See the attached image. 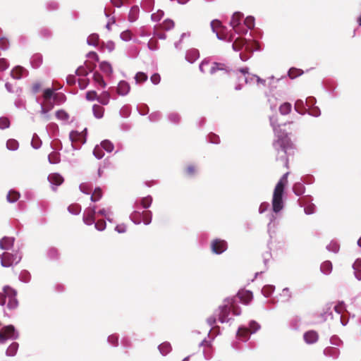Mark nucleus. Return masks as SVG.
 I'll use <instances>...</instances> for the list:
<instances>
[{
  "instance_id": "obj_37",
  "label": "nucleus",
  "mask_w": 361,
  "mask_h": 361,
  "mask_svg": "<svg viewBox=\"0 0 361 361\" xmlns=\"http://www.w3.org/2000/svg\"><path fill=\"white\" fill-rule=\"evenodd\" d=\"M99 68L102 71L106 74H111L112 73V67L110 63L103 61L100 63Z\"/></svg>"
},
{
  "instance_id": "obj_9",
  "label": "nucleus",
  "mask_w": 361,
  "mask_h": 361,
  "mask_svg": "<svg viewBox=\"0 0 361 361\" xmlns=\"http://www.w3.org/2000/svg\"><path fill=\"white\" fill-rule=\"evenodd\" d=\"M212 251L216 254L220 255L227 249V243L221 239H214L211 243Z\"/></svg>"
},
{
  "instance_id": "obj_47",
  "label": "nucleus",
  "mask_w": 361,
  "mask_h": 361,
  "mask_svg": "<svg viewBox=\"0 0 361 361\" xmlns=\"http://www.w3.org/2000/svg\"><path fill=\"white\" fill-rule=\"evenodd\" d=\"M244 24L247 29H252L255 26V19L252 16L247 17L244 20Z\"/></svg>"
},
{
  "instance_id": "obj_24",
  "label": "nucleus",
  "mask_w": 361,
  "mask_h": 361,
  "mask_svg": "<svg viewBox=\"0 0 361 361\" xmlns=\"http://www.w3.org/2000/svg\"><path fill=\"white\" fill-rule=\"evenodd\" d=\"M246 39L243 37H238L235 39L232 44L233 49L238 51L242 49L245 44Z\"/></svg>"
},
{
  "instance_id": "obj_26",
  "label": "nucleus",
  "mask_w": 361,
  "mask_h": 361,
  "mask_svg": "<svg viewBox=\"0 0 361 361\" xmlns=\"http://www.w3.org/2000/svg\"><path fill=\"white\" fill-rule=\"evenodd\" d=\"M92 111L94 116L97 118H101L103 117L104 114V108L100 105L94 104L92 106Z\"/></svg>"
},
{
  "instance_id": "obj_36",
  "label": "nucleus",
  "mask_w": 361,
  "mask_h": 361,
  "mask_svg": "<svg viewBox=\"0 0 361 361\" xmlns=\"http://www.w3.org/2000/svg\"><path fill=\"white\" fill-rule=\"evenodd\" d=\"M152 202V197L149 195L145 197L140 200V205L145 208L147 209L150 207Z\"/></svg>"
},
{
  "instance_id": "obj_57",
  "label": "nucleus",
  "mask_w": 361,
  "mask_h": 361,
  "mask_svg": "<svg viewBox=\"0 0 361 361\" xmlns=\"http://www.w3.org/2000/svg\"><path fill=\"white\" fill-rule=\"evenodd\" d=\"M121 37L125 41H128L131 39L132 33L129 30L124 31L121 34Z\"/></svg>"
},
{
  "instance_id": "obj_21",
  "label": "nucleus",
  "mask_w": 361,
  "mask_h": 361,
  "mask_svg": "<svg viewBox=\"0 0 361 361\" xmlns=\"http://www.w3.org/2000/svg\"><path fill=\"white\" fill-rule=\"evenodd\" d=\"M200 56V54L197 49H192L188 51L185 59L190 63H193Z\"/></svg>"
},
{
  "instance_id": "obj_22",
  "label": "nucleus",
  "mask_w": 361,
  "mask_h": 361,
  "mask_svg": "<svg viewBox=\"0 0 361 361\" xmlns=\"http://www.w3.org/2000/svg\"><path fill=\"white\" fill-rule=\"evenodd\" d=\"M243 17V14L240 12H235L233 13L230 25L232 27H235L240 24V21Z\"/></svg>"
},
{
  "instance_id": "obj_44",
  "label": "nucleus",
  "mask_w": 361,
  "mask_h": 361,
  "mask_svg": "<svg viewBox=\"0 0 361 361\" xmlns=\"http://www.w3.org/2000/svg\"><path fill=\"white\" fill-rule=\"evenodd\" d=\"M6 147L10 150H16L18 148V142L14 139H10L6 142Z\"/></svg>"
},
{
  "instance_id": "obj_55",
  "label": "nucleus",
  "mask_w": 361,
  "mask_h": 361,
  "mask_svg": "<svg viewBox=\"0 0 361 361\" xmlns=\"http://www.w3.org/2000/svg\"><path fill=\"white\" fill-rule=\"evenodd\" d=\"M295 109L298 113L303 114V102L302 100H297L295 104Z\"/></svg>"
},
{
  "instance_id": "obj_64",
  "label": "nucleus",
  "mask_w": 361,
  "mask_h": 361,
  "mask_svg": "<svg viewBox=\"0 0 361 361\" xmlns=\"http://www.w3.org/2000/svg\"><path fill=\"white\" fill-rule=\"evenodd\" d=\"M150 79H151V81L152 82V83L157 85V84L159 83L161 78L158 73H154L151 76Z\"/></svg>"
},
{
  "instance_id": "obj_19",
  "label": "nucleus",
  "mask_w": 361,
  "mask_h": 361,
  "mask_svg": "<svg viewBox=\"0 0 361 361\" xmlns=\"http://www.w3.org/2000/svg\"><path fill=\"white\" fill-rule=\"evenodd\" d=\"M63 97V94L61 93H54V90L51 88H47L44 91L43 98L44 100L51 99L52 97L54 100H56L58 97Z\"/></svg>"
},
{
  "instance_id": "obj_60",
  "label": "nucleus",
  "mask_w": 361,
  "mask_h": 361,
  "mask_svg": "<svg viewBox=\"0 0 361 361\" xmlns=\"http://www.w3.org/2000/svg\"><path fill=\"white\" fill-rule=\"evenodd\" d=\"M80 190L85 194H90L91 192V188L85 183H82L80 185Z\"/></svg>"
},
{
  "instance_id": "obj_23",
  "label": "nucleus",
  "mask_w": 361,
  "mask_h": 361,
  "mask_svg": "<svg viewBox=\"0 0 361 361\" xmlns=\"http://www.w3.org/2000/svg\"><path fill=\"white\" fill-rule=\"evenodd\" d=\"M111 94L108 91H104L98 95L97 101L102 105H107L109 103Z\"/></svg>"
},
{
  "instance_id": "obj_31",
  "label": "nucleus",
  "mask_w": 361,
  "mask_h": 361,
  "mask_svg": "<svg viewBox=\"0 0 361 361\" xmlns=\"http://www.w3.org/2000/svg\"><path fill=\"white\" fill-rule=\"evenodd\" d=\"M293 190L296 195L300 196L305 192V188L302 183H296L293 185Z\"/></svg>"
},
{
  "instance_id": "obj_1",
  "label": "nucleus",
  "mask_w": 361,
  "mask_h": 361,
  "mask_svg": "<svg viewBox=\"0 0 361 361\" xmlns=\"http://www.w3.org/2000/svg\"><path fill=\"white\" fill-rule=\"evenodd\" d=\"M273 149L276 159H284L285 165L288 167V156L294 154V145L286 135H279L278 138L273 142Z\"/></svg>"
},
{
  "instance_id": "obj_58",
  "label": "nucleus",
  "mask_w": 361,
  "mask_h": 361,
  "mask_svg": "<svg viewBox=\"0 0 361 361\" xmlns=\"http://www.w3.org/2000/svg\"><path fill=\"white\" fill-rule=\"evenodd\" d=\"M148 47L151 50H155L157 49V40L155 39H150V40L148 42Z\"/></svg>"
},
{
  "instance_id": "obj_62",
  "label": "nucleus",
  "mask_w": 361,
  "mask_h": 361,
  "mask_svg": "<svg viewBox=\"0 0 361 361\" xmlns=\"http://www.w3.org/2000/svg\"><path fill=\"white\" fill-rule=\"evenodd\" d=\"M8 47V40L5 37L0 38V48L6 49Z\"/></svg>"
},
{
  "instance_id": "obj_18",
  "label": "nucleus",
  "mask_w": 361,
  "mask_h": 361,
  "mask_svg": "<svg viewBox=\"0 0 361 361\" xmlns=\"http://www.w3.org/2000/svg\"><path fill=\"white\" fill-rule=\"evenodd\" d=\"M14 238L4 237L0 240V247L2 250H9L13 246Z\"/></svg>"
},
{
  "instance_id": "obj_51",
  "label": "nucleus",
  "mask_w": 361,
  "mask_h": 361,
  "mask_svg": "<svg viewBox=\"0 0 361 361\" xmlns=\"http://www.w3.org/2000/svg\"><path fill=\"white\" fill-rule=\"evenodd\" d=\"M302 73V71L300 69L291 68L288 72V75L290 78H295L298 75H300Z\"/></svg>"
},
{
  "instance_id": "obj_45",
  "label": "nucleus",
  "mask_w": 361,
  "mask_h": 361,
  "mask_svg": "<svg viewBox=\"0 0 361 361\" xmlns=\"http://www.w3.org/2000/svg\"><path fill=\"white\" fill-rule=\"evenodd\" d=\"M68 210L73 214H78L81 211V207L78 204H73L68 207Z\"/></svg>"
},
{
  "instance_id": "obj_41",
  "label": "nucleus",
  "mask_w": 361,
  "mask_h": 361,
  "mask_svg": "<svg viewBox=\"0 0 361 361\" xmlns=\"http://www.w3.org/2000/svg\"><path fill=\"white\" fill-rule=\"evenodd\" d=\"M20 197L19 192L11 190L7 195V200L10 202H14L17 201Z\"/></svg>"
},
{
  "instance_id": "obj_27",
  "label": "nucleus",
  "mask_w": 361,
  "mask_h": 361,
  "mask_svg": "<svg viewBox=\"0 0 361 361\" xmlns=\"http://www.w3.org/2000/svg\"><path fill=\"white\" fill-rule=\"evenodd\" d=\"M334 311L336 314L343 316L347 312L345 305L343 302H339L334 306Z\"/></svg>"
},
{
  "instance_id": "obj_20",
  "label": "nucleus",
  "mask_w": 361,
  "mask_h": 361,
  "mask_svg": "<svg viewBox=\"0 0 361 361\" xmlns=\"http://www.w3.org/2000/svg\"><path fill=\"white\" fill-rule=\"evenodd\" d=\"M26 70L22 66H16L11 72V77L14 79H20Z\"/></svg>"
},
{
  "instance_id": "obj_42",
  "label": "nucleus",
  "mask_w": 361,
  "mask_h": 361,
  "mask_svg": "<svg viewBox=\"0 0 361 361\" xmlns=\"http://www.w3.org/2000/svg\"><path fill=\"white\" fill-rule=\"evenodd\" d=\"M171 345L169 343H163L159 345V350L162 355H166L171 350Z\"/></svg>"
},
{
  "instance_id": "obj_3",
  "label": "nucleus",
  "mask_w": 361,
  "mask_h": 361,
  "mask_svg": "<svg viewBox=\"0 0 361 361\" xmlns=\"http://www.w3.org/2000/svg\"><path fill=\"white\" fill-rule=\"evenodd\" d=\"M209 66V68L208 72L211 75H215L216 73H219V76H224L228 73V67L225 64L216 62L212 63L210 64L207 61H203L201 63L200 65V70L202 73H204L207 72V68Z\"/></svg>"
},
{
  "instance_id": "obj_25",
  "label": "nucleus",
  "mask_w": 361,
  "mask_h": 361,
  "mask_svg": "<svg viewBox=\"0 0 361 361\" xmlns=\"http://www.w3.org/2000/svg\"><path fill=\"white\" fill-rule=\"evenodd\" d=\"M250 334V331L248 329L239 328L237 336L239 339L242 340L243 341H246L249 338Z\"/></svg>"
},
{
  "instance_id": "obj_13",
  "label": "nucleus",
  "mask_w": 361,
  "mask_h": 361,
  "mask_svg": "<svg viewBox=\"0 0 361 361\" xmlns=\"http://www.w3.org/2000/svg\"><path fill=\"white\" fill-rule=\"evenodd\" d=\"M211 27L214 32H216L217 37L219 39H226V36L221 35L220 30H225V27L221 25V21L218 20H212L211 23Z\"/></svg>"
},
{
  "instance_id": "obj_4",
  "label": "nucleus",
  "mask_w": 361,
  "mask_h": 361,
  "mask_svg": "<svg viewBox=\"0 0 361 361\" xmlns=\"http://www.w3.org/2000/svg\"><path fill=\"white\" fill-rule=\"evenodd\" d=\"M3 293H0V304L4 305L6 299L8 298L7 307L9 309H16L18 305V301L16 299L17 292L10 286H5Z\"/></svg>"
},
{
  "instance_id": "obj_6",
  "label": "nucleus",
  "mask_w": 361,
  "mask_h": 361,
  "mask_svg": "<svg viewBox=\"0 0 361 361\" xmlns=\"http://www.w3.org/2000/svg\"><path fill=\"white\" fill-rule=\"evenodd\" d=\"M132 220L137 224L144 223L145 225H148L151 223L152 219V214L149 210H145L142 212L139 211H135L130 216Z\"/></svg>"
},
{
  "instance_id": "obj_2",
  "label": "nucleus",
  "mask_w": 361,
  "mask_h": 361,
  "mask_svg": "<svg viewBox=\"0 0 361 361\" xmlns=\"http://www.w3.org/2000/svg\"><path fill=\"white\" fill-rule=\"evenodd\" d=\"M288 172L286 173L277 183L275 186L273 198H272V209L276 213L280 212L283 207V194L285 187L288 184Z\"/></svg>"
},
{
  "instance_id": "obj_50",
  "label": "nucleus",
  "mask_w": 361,
  "mask_h": 361,
  "mask_svg": "<svg viewBox=\"0 0 361 361\" xmlns=\"http://www.w3.org/2000/svg\"><path fill=\"white\" fill-rule=\"evenodd\" d=\"M56 116L57 118L66 121L68 118V114L63 110H59L56 112Z\"/></svg>"
},
{
  "instance_id": "obj_34",
  "label": "nucleus",
  "mask_w": 361,
  "mask_h": 361,
  "mask_svg": "<svg viewBox=\"0 0 361 361\" xmlns=\"http://www.w3.org/2000/svg\"><path fill=\"white\" fill-rule=\"evenodd\" d=\"M48 159L49 162L54 164L59 163L61 160L60 154L56 152H52L51 154H49Z\"/></svg>"
},
{
  "instance_id": "obj_54",
  "label": "nucleus",
  "mask_w": 361,
  "mask_h": 361,
  "mask_svg": "<svg viewBox=\"0 0 361 361\" xmlns=\"http://www.w3.org/2000/svg\"><path fill=\"white\" fill-rule=\"evenodd\" d=\"M233 29L238 35H245L247 32V28H244L240 24Z\"/></svg>"
},
{
  "instance_id": "obj_16",
  "label": "nucleus",
  "mask_w": 361,
  "mask_h": 361,
  "mask_svg": "<svg viewBox=\"0 0 361 361\" xmlns=\"http://www.w3.org/2000/svg\"><path fill=\"white\" fill-rule=\"evenodd\" d=\"M69 137L72 142L84 143L85 142V135L83 133L72 131L71 132Z\"/></svg>"
},
{
  "instance_id": "obj_8",
  "label": "nucleus",
  "mask_w": 361,
  "mask_h": 361,
  "mask_svg": "<svg viewBox=\"0 0 361 361\" xmlns=\"http://www.w3.org/2000/svg\"><path fill=\"white\" fill-rule=\"evenodd\" d=\"M17 336L13 325L4 326L0 330V343H4L8 339H16Z\"/></svg>"
},
{
  "instance_id": "obj_10",
  "label": "nucleus",
  "mask_w": 361,
  "mask_h": 361,
  "mask_svg": "<svg viewBox=\"0 0 361 361\" xmlns=\"http://www.w3.org/2000/svg\"><path fill=\"white\" fill-rule=\"evenodd\" d=\"M96 207L87 208L83 215V221L87 225H92L95 221Z\"/></svg>"
},
{
  "instance_id": "obj_32",
  "label": "nucleus",
  "mask_w": 361,
  "mask_h": 361,
  "mask_svg": "<svg viewBox=\"0 0 361 361\" xmlns=\"http://www.w3.org/2000/svg\"><path fill=\"white\" fill-rule=\"evenodd\" d=\"M321 271L325 274H329L332 271V264L330 261H325L321 265Z\"/></svg>"
},
{
  "instance_id": "obj_56",
  "label": "nucleus",
  "mask_w": 361,
  "mask_h": 361,
  "mask_svg": "<svg viewBox=\"0 0 361 361\" xmlns=\"http://www.w3.org/2000/svg\"><path fill=\"white\" fill-rule=\"evenodd\" d=\"M274 288L271 286H264L262 288V293L266 297H269L273 292Z\"/></svg>"
},
{
  "instance_id": "obj_17",
  "label": "nucleus",
  "mask_w": 361,
  "mask_h": 361,
  "mask_svg": "<svg viewBox=\"0 0 361 361\" xmlns=\"http://www.w3.org/2000/svg\"><path fill=\"white\" fill-rule=\"evenodd\" d=\"M130 89V85L127 82L121 81L117 87V93L119 95L124 96L129 92Z\"/></svg>"
},
{
  "instance_id": "obj_15",
  "label": "nucleus",
  "mask_w": 361,
  "mask_h": 361,
  "mask_svg": "<svg viewBox=\"0 0 361 361\" xmlns=\"http://www.w3.org/2000/svg\"><path fill=\"white\" fill-rule=\"evenodd\" d=\"M48 180L51 185L55 186L61 185L64 181L63 178L56 173H50L48 176Z\"/></svg>"
},
{
  "instance_id": "obj_30",
  "label": "nucleus",
  "mask_w": 361,
  "mask_h": 361,
  "mask_svg": "<svg viewBox=\"0 0 361 361\" xmlns=\"http://www.w3.org/2000/svg\"><path fill=\"white\" fill-rule=\"evenodd\" d=\"M103 195V192L100 188H96L91 195V200L92 202L99 201Z\"/></svg>"
},
{
  "instance_id": "obj_59",
  "label": "nucleus",
  "mask_w": 361,
  "mask_h": 361,
  "mask_svg": "<svg viewBox=\"0 0 361 361\" xmlns=\"http://www.w3.org/2000/svg\"><path fill=\"white\" fill-rule=\"evenodd\" d=\"M89 84V80L88 79H80L78 80V85L80 89L83 90L87 87V86Z\"/></svg>"
},
{
  "instance_id": "obj_35",
  "label": "nucleus",
  "mask_w": 361,
  "mask_h": 361,
  "mask_svg": "<svg viewBox=\"0 0 361 361\" xmlns=\"http://www.w3.org/2000/svg\"><path fill=\"white\" fill-rule=\"evenodd\" d=\"M184 172L187 176L192 177L197 173L196 166L192 164L188 165Z\"/></svg>"
},
{
  "instance_id": "obj_49",
  "label": "nucleus",
  "mask_w": 361,
  "mask_h": 361,
  "mask_svg": "<svg viewBox=\"0 0 361 361\" xmlns=\"http://www.w3.org/2000/svg\"><path fill=\"white\" fill-rule=\"evenodd\" d=\"M10 126V121L7 117L0 118V128L4 130Z\"/></svg>"
},
{
  "instance_id": "obj_11",
  "label": "nucleus",
  "mask_w": 361,
  "mask_h": 361,
  "mask_svg": "<svg viewBox=\"0 0 361 361\" xmlns=\"http://www.w3.org/2000/svg\"><path fill=\"white\" fill-rule=\"evenodd\" d=\"M54 108V103L51 99L44 100L41 106V114L43 115V118L45 121H48L50 118V116L48 114L49 111Z\"/></svg>"
},
{
  "instance_id": "obj_7",
  "label": "nucleus",
  "mask_w": 361,
  "mask_h": 361,
  "mask_svg": "<svg viewBox=\"0 0 361 361\" xmlns=\"http://www.w3.org/2000/svg\"><path fill=\"white\" fill-rule=\"evenodd\" d=\"M21 259V255L18 253L11 254L4 252L1 256V264L4 267H9L13 264L18 263Z\"/></svg>"
},
{
  "instance_id": "obj_40",
  "label": "nucleus",
  "mask_w": 361,
  "mask_h": 361,
  "mask_svg": "<svg viewBox=\"0 0 361 361\" xmlns=\"http://www.w3.org/2000/svg\"><path fill=\"white\" fill-rule=\"evenodd\" d=\"M102 148L105 149L108 152H111L114 149V146L111 142L109 140H104L101 143Z\"/></svg>"
},
{
  "instance_id": "obj_48",
  "label": "nucleus",
  "mask_w": 361,
  "mask_h": 361,
  "mask_svg": "<svg viewBox=\"0 0 361 361\" xmlns=\"http://www.w3.org/2000/svg\"><path fill=\"white\" fill-rule=\"evenodd\" d=\"M85 97L88 101L97 100L98 94L96 91L91 90L87 92Z\"/></svg>"
},
{
  "instance_id": "obj_43",
  "label": "nucleus",
  "mask_w": 361,
  "mask_h": 361,
  "mask_svg": "<svg viewBox=\"0 0 361 361\" xmlns=\"http://www.w3.org/2000/svg\"><path fill=\"white\" fill-rule=\"evenodd\" d=\"M18 348V343H11L6 350V353L9 356H13L17 352Z\"/></svg>"
},
{
  "instance_id": "obj_33",
  "label": "nucleus",
  "mask_w": 361,
  "mask_h": 361,
  "mask_svg": "<svg viewBox=\"0 0 361 361\" xmlns=\"http://www.w3.org/2000/svg\"><path fill=\"white\" fill-rule=\"evenodd\" d=\"M292 106L288 102L282 104L279 107V111L283 115H287L291 111Z\"/></svg>"
},
{
  "instance_id": "obj_29",
  "label": "nucleus",
  "mask_w": 361,
  "mask_h": 361,
  "mask_svg": "<svg viewBox=\"0 0 361 361\" xmlns=\"http://www.w3.org/2000/svg\"><path fill=\"white\" fill-rule=\"evenodd\" d=\"M92 66H88L87 65V67L85 66H80L76 70V74L79 76H86L88 75L89 72H91L92 71Z\"/></svg>"
},
{
  "instance_id": "obj_52",
  "label": "nucleus",
  "mask_w": 361,
  "mask_h": 361,
  "mask_svg": "<svg viewBox=\"0 0 361 361\" xmlns=\"http://www.w3.org/2000/svg\"><path fill=\"white\" fill-rule=\"evenodd\" d=\"M93 154L97 159H102L104 155L102 148L98 146L94 147Z\"/></svg>"
},
{
  "instance_id": "obj_39",
  "label": "nucleus",
  "mask_w": 361,
  "mask_h": 361,
  "mask_svg": "<svg viewBox=\"0 0 361 361\" xmlns=\"http://www.w3.org/2000/svg\"><path fill=\"white\" fill-rule=\"evenodd\" d=\"M99 37L97 34H91L87 38V43L90 45L97 46L99 43Z\"/></svg>"
},
{
  "instance_id": "obj_38",
  "label": "nucleus",
  "mask_w": 361,
  "mask_h": 361,
  "mask_svg": "<svg viewBox=\"0 0 361 361\" xmlns=\"http://www.w3.org/2000/svg\"><path fill=\"white\" fill-rule=\"evenodd\" d=\"M164 30H170L174 27V22L172 20L166 19L160 25Z\"/></svg>"
},
{
  "instance_id": "obj_12",
  "label": "nucleus",
  "mask_w": 361,
  "mask_h": 361,
  "mask_svg": "<svg viewBox=\"0 0 361 361\" xmlns=\"http://www.w3.org/2000/svg\"><path fill=\"white\" fill-rule=\"evenodd\" d=\"M236 298L245 305H247L252 300V293L251 291L242 290L237 294Z\"/></svg>"
},
{
  "instance_id": "obj_53",
  "label": "nucleus",
  "mask_w": 361,
  "mask_h": 361,
  "mask_svg": "<svg viewBox=\"0 0 361 361\" xmlns=\"http://www.w3.org/2000/svg\"><path fill=\"white\" fill-rule=\"evenodd\" d=\"M106 222L103 219L98 220L94 224L95 228L100 231H104L106 228Z\"/></svg>"
},
{
  "instance_id": "obj_14",
  "label": "nucleus",
  "mask_w": 361,
  "mask_h": 361,
  "mask_svg": "<svg viewBox=\"0 0 361 361\" xmlns=\"http://www.w3.org/2000/svg\"><path fill=\"white\" fill-rule=\"evenodd\" d=\"M303 338L306 343L314 344L318 341L319 335L314 331H308L304 334Z\"/></svg>"
},
{
  "instance_id": "obj_28",
  "label": "nucleus",
  "mask_w": 361,
  "mask_h": 361,
  "mask_svg": "<svg viewBox=\"0 0 361 361\" xmlns=\"http://www.w3.org/2000/svg\"><path fill=\"white\" fill-rule=\"evenodd\" d=\"M93 80L95 83H97L98 85H99L102 88H104L106 86V83L104 80L102 75L97 72H95L94 73Z\"/></svg>"
},
{
  "instance_id": "obj_46",
  "label": "nucleus",
  "mask_w": 361,
  "mask_h": 361,
  "mask_svg": "<svg viewBox=\"0 0 361 361\" xmlns=\"http://www.w3.org/2000/svg\"><path fill=\"white\" fill-rule=\"evenodd\" d=\"M137 83L145 82L147 80V75L142 72H138L135 77Z\"/></svg>"
},
{
  "instance_id": "obj_5",
  "label": "nucleus",
  "mask_w": 361,
  "mask_h": 361,
  "mask_svg": "<svg viewBox=\"0 0 361 361\" xmlns=\"http://www.w3.org/2000/svg\"><path fill=\"white\" fill-rule=\"evenodd\" d=\"M221 315L220 316H229L233 314V316H238L241 312L239 306L232 299L226 300L224 305L220 307Z\"/></svg>"
},
{
  "instance_id": "obj_61",
  "label": "nucleus",
  "mask_w": 361,
  "mask_h": 361,
  "mask_svg": "<svg viewBox=\"0 0 361 361\" xmlns=\"http://www.w3.org/2000/svg\"><path fill=\"white\" fill-rule=\"evenodd\" d=\"M209 141L214 144H218L220 142L219 137L215 134H210L209 135Z\"/></svg>"
},
{
  "instance_id": "obj_63",
  "label": "nucleus",
  "mask_w": 361,
  "mask_h": 361,
  "mask_svg": "<svg viewBox=\"0 0 361 361\" xmlns=\"http://www.w3.org/2000/svg\"><path fill=\"white\" fill-rule=\"evenodd\" d=\"M8 67V63L5 59H0V71H5Z\"/></svg>"
}]
</instances>
